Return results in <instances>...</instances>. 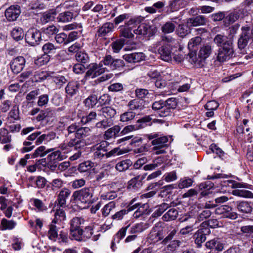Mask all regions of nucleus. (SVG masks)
Returning <instances> with one entry per match:
<instances>
[{"instance_id":"1","label":"nucleus","mask_w":253,"mask_h":253,"mask_svg":"<svg viewBox=\"0 0 253 253\" xmlns=\"http://www.w3.org/2000/svg\"><path fill=\"white\" fill-rule=\"evenodd\" d=\"M75 133V137L71 138L68 142H63L61 143L59 148L62 151L69 152L71 149L74 148L78 152L72 156L70 159L72 161L79 158L82 155L81 150L85 146V141L83 138L90 135L91 129L88 127H80Z\"/></svg>"},{"instance_id":"2","label":"nucleus","mask_w":253,"mask_h":253,"mask_svg":"<svg viewBox=\"0 0 253 253\" xmlns=\"http://www.w3.org/2000/svg\"><path fill=\"white\" fill-rule=\"evenodd\" d=\"M178 229L173 227H170L168 232L167 236L164 238V235L162 230L159 229L157 225H155L151 230L150 233L148 235V239L153 243H157L162 241L161 244L163 245H166L176 235Z\"/></svg>"},{"instance_id":"3","label":"nucleus","mask_w":253,"mask_h":253,"mask_svg":"<svg viewBox=\"0 0 253 253\" xmlns=\"http://www.w3.org/2000/svg\"><path fill=\"white\" fill-rule=\"evenodd\" d=\"M72 197L77 202L87 205L93 204L97 200L94 197V190L92 187H84L76 191L73 193Z\"/></svg>"},{"instance_id":"4","label":"nucleus","mask_w":253,"mask_h":253,"mask_svg":"<svg viewBox=\"0 0 253 253\" xmlns=\"http://www.w3.org/2000/svg\"><path fill=\"white\" fill-rule=\"evenodd\" d=\"M234 54L233 42L231 40L225 42L223 46L218 50L217 60L219 62H224L232 58Z\"/></svg>"},{"instance_id":"5","label":"nucleus","mask_w":253,"mask_h":253,"mask_svg":"<svg viewBox=\"0 0 253 253\" xmlns=\"http://www.w3.org/2000/svg\"><path fill=\"white\" fill-rule=\"evenodd\" d=\"M152 120L151 116H146L137 121L136 124L133 125L126 126L121 131V135H125L130 132L141 129L147 126V123H150Z\"/></svg>"},{"instance_id":"6","label":"nucleus","mask_w":253,"mask_h":253,"mask_svg":"<svg viewBox=\"0 0 253 253\" xmlns=\"http://www.w3.org/2000/svg\"><path fill=\"white\" fill-rule=\"evenodd\" d=\"M251 28L248 25L241 27V33L238 41V46L240 50L243 51L241 53L245 54L244 48L246 47L250 39L253 40L252 32L250 33Z\"/></svg>"},{"instance_id":"7","label":"nucleus","mask_w":253,"mask_h":253,"mask_svg":"<svg viewBox=\"0 0 253 253\" xmlns=\"http://www.w3.org/2000/svg\"><path fill=\"white\" fill-rule=\"evenodd\" d=\"M129 175L134 177L128 181V187L129 189L137 190L142 186V181L145 178L147 173L141 174L137 170H133L130 172Z\"/></svg>"},{"instance_id":"8","label":"nucleus","mask_w":253,"mask_h":253,"mask_svg":"<svg viewBox=\"0 0 253 253\" xmlns=\"http://www.w3.org/2000/svg\"><path fill=\"white\" fill-rule=\"evenodd\" d=\"M215 214L220 215L221 217L235 219L238 217V214L233 211L230 206L224 205L219 207L215 210Z\"/></svg>"},{"instance_id":"9","label":"nucleus","mask_w":253,"mask_h":253,"mask_svg":"<svg viewBox=\"0 0 253 253\" xmlns=\"http://www.w3.org/2000/svg\"><path fill=\"white\" fill-rule=\"evenodd\" d=\"M157 31V28L155 25H150L144 23H140L137 29L133 30V33L136 35L148 37L153 36Z\"/></svg>"},{"instance_id":"10","label":"nucleus","mask_w":253,"mask_h":253,"mask_svg":"<svg viewBox=\"0 0 253 253\" xmlns=\"http://www.w3.org/2000/svg\"><path fill=\"white\" fill-rule=\"evenodd\" d=\"M105 71V68L102 67L101 62L99 64L95 63H92L88 66V70L86 72L85 78H94L104 73Z\"/></svg>"},{"instance_id":"11","label":"nucleus","mask_w":253,"mask_h":253,"mask_svg":"<svg viewBox=\"0 0 253 253\" xmlns=\"http://www.w3.org/2000/svg\"><path fill=\"white\" fill-rule=\"evenodd\" d=\"M41 40V33L36 29H30L25 35L26 42L32 46L38 44Z\"/></svg>"},{"instance_id":"12","label":"nucleus","mask_w":253,"mask_h":253,"mask_svg":"<svg viewBox=\"0 0 253 253\" xmlns=\"http://www.w3.org/2000/svg\"><path fill=\"white\" fill-rule=\"evenodd\" d=\"M160 45L161 46L158 49V52L160 55L161 58L167 62L170 61L171 60V54L169 45L164 43L162 44V42H158L156 44V47Z\"/></svg>"},{"instance_id":"13","label":"nucleus","mask_w":253,"mask_h":253,"mask_svg":"<svg viewBox=\"0 0 253 253\" xmlns=\"http://www.w3.org/2000/svg\"><path fill=\"white\" fill-rule=\"evenodd\" d=\"M188 3V0H170L166 7L168 13L178 11L185 7Z\"/></svg>"},{"instance_id":"14","label":"nucleus","mask_w":253,"mask_h":253,"mask_svg":"<svg viewBox=\"0 0 253 253\" xmlns=\"http://www.w3.org/2000/svg\"><path fill=\"white\" fill-rule=\"evenodd\" d=\"M168 138L166 136L160 137L152 140V144L154 146L153 149L155 150V154L157 155L164 154L166 152L161 148L165 147L167 145Z\"/></svg>"},{"instance_id":"15","label":"nucleus","mask_w":253,"mask_h":253,"mask_svg":"<svg viewBox=\"0 0 253 253\" xmlns=\"http://www.w3.org/2000/svg\"><path fill=\"white\" fill-rule=\"evenodd\" d=\"M25 62V59L23 56H18L10 62V68L14 73L18 74L24 68Z\"/></svg>"},{"instance_id":"16","label":"nucleus","mask_w":253,"mask_h":253,"mask_svg":"<svg viewBox=\"0 0 253 253\" xmlns=\"http://www.w3.org/2000/svg\"><path fill=\"white\" fill-rule=\"evenodd\" d=\"M21 13L20 7L18 5H11L6 9L5 16L9 21H14Z\"/></svg>"},{"instance_id":"17","label":"nucleus","mask_w":253,"mask_h":253,"mask_svg":"<svg viewBox=\"0 0 253 253\" xmlns=\"http://www.w3.org/2000/svg\"><path fill=\"white\" fill-rule=\"evenodd\" d=\"M114 29V24L111 22H106L100 27L97 31L96 36L99 38L105 39V37L111 34Z\"/></svg>"},{"instance_id":"18","label":"nucleus","mask_w":253,"mask_h":253,"mask_svg":"<svg viewBox=\"0 0 253 253\" xmlns=\"http://www.w3.org/2000/svg\"><path fill=\"white\" fill-rule=\"evenodd\" d=\"M210 233L209 229H204L202 227L195 233L194 236L197 247L200 248L202 246V244L206 240V235Z\"/></svg>"},{"instance_id":"19","label":"nucleus","mask_w":253,"mask_h":253,"mask_svg":"<svg viewBox=\"0 0 253 253\" xmlns=\"http://www.w3.org/2000/svg\"><path fill=\"white\" fill-rule=\"evenodd\" d=\"M236 206L238 211L242 214L251 213L253 209L251 204L246 201L237 202Z\"/></svg>"},{"instance_id":"20","label":"nucleus","mask_w":253,"mask_h":253,"mask_svg":"<svg viewBox=\"0 0 253 253\" xmlns=\"http://www.w3.org/2000/svg\"><path fill=\"white\" fill-rule=\"evenodd\" d=\"M213 46L211 43L204 44L200 48L198 55L200 58L205 60L207 58L212 52Z\"/></svg>"},{"instance_id":"21","label":"nucleus","mask_w":253,"mask_h":253,"mask_svg":"<svg viewBox=\"0 0 253 253\" xmlns=\"http://www.w3.org/2000/svg\"><path fill=\"white\" fill-rule=\"evenodd\" d=\"M71 191L68 188H63L59 192L58 195L57 202L60 207L65 206L66 200L69 197Z\"/></svg>"},{"instance_id":"22","label":"nucleus","mask_w":253,"mask_h":253,"mask_svg":"<svg viewBox=\"0 0 253 253\" xmlns=\"http://www.w3.org/2000/svg\"><path fill=\"white\" fill-rule=\"evenodd\" d=\"M149 206L148 204H142L140 203L139 206L137 208L136 210L133 214V217L134 218H138L143 215L148 214L150 212Z\"/></svg>"},{"instance_id":"23","label":"nucleus","mask_w":253,"mask_h":253,"mask_svg":"<svg viewBox=\"0 0 253 253\" xmlns=\"http://www.w3.org/2000/svg\"><path fill=\"white\" fill-rule=\"evenodd\" d=\"M80 84L77 81L69 82L65 87L66 93L70 96L76 94L79 91Z\"/></svg>"},{"instance_id":"24","label":"nucleus","mask_w":253,"mask_h":253,"mask_svg":"<svg viewBox=\"0 0 253 253\" xmlns=\"http://www.w3.org/2000/svg\"><path fill=\"white\" fill-rule=\"evenodd\" d=\"M205 246L209 249L221 251L223 249V245L218 238H214L206 243Z\"/></svg>"},{"instance_id":"25","label":"nucleus","mask_w":253,"mask_h":253,"mask_svg":"<svg viewBox=\"0 0 253 253\" xmlns=\"http://www.w3.org/2000/svg\"><path fill=\"white\" fill-rule=\"evenodd\" d=\"M181 242L178 240H171L167 245H165L164 251L166 253H173L180 247Z\"/></svg>"},{"instance_id":"26","label":"nucleus","mask_w":253,"mask_h":253,"mask_svg":"<svg viewBox=\"0 0 253 253\" xmlns=\"http://www.w3.org/2000/svg\"><path fill=\"white\" fill-rule=\"evenodd\" d=\"M187 23L191 26H199L205 25L207 23V19L203 15H198L188 19Z\"/></svg>"},{"instance_id":"27","label":"nucleus","mask_w":253,"mask_h":253,"mask_svg":"<svg viewBox=\"0 0 253 253\" xmlns=\"http://www.w3.org/2000/svg\"><path fill=\"white\" fill-rule=\"evenodd\" d=\"M144 19V18L141 16H135L130 18L128 21H126L125 25L132 29L138 26Z\"/></svg>"},{"instance_id":"28","label":"nucleus","mask_w":253,"mask_h":253,"mask_svg":"<svg viewBox=\"0 0 253 253\" xmlns=\"http://www.w3.org/2000/svg\"><path fill=\"white\" fill-rule=\"evenodd\" d=\"M121 127L118 125H116L108 129L104 133V138L109 139L113 137H116L119 133Z\"/></svg>"},{"instance_id":"29","label":"nucleus","mask_w":253,"mask_h":253,"mask_svg":"<svg viewBox=\"0 0 253 253\" xmlns=\"http://www.w3.org/2000/svg\"><path fill=\"white\" fill-rule=\"evenodd\" d=\"M150 226L148 223L140 222L133 225L130 230V233L136 234L141 233L148 229Z\"/></svg>"},{"instance_id":"30","label":"nucleus","mask_w":253,"mask_h":253,"mask_svg":"<svg viewBox=\"0 0 253 253\" xmlns=\"http://www.w3.org/2000/svg\"><path fill=\"white\" fill-rule=\"evenodd\" d=\"M56 15V12L54 9L49 10L42 14L41 20L43 23H46L53 21L55 19Z\"/></svg>"},{"instance_id":"31","label":"nucleus","mask_w":253,"mask_h":253,"mask_svg":"<svg viewBox=\"0 0 253 253\" xmlns=\"http://www.w3.org/2000/svg\"><path fill=\"white\" fill-rule=\"evenodd\" d=\"M178 215V211L174 208L169 209L162 217L165 221H169L175 220Z\"/></svg>"},{"instance_id":"32","label":"nucleus","mask_w":253,"mask_h":253,"mask_svg":"<svg viewBox=\"0 0 253 253\" xmlns=\"http://www.w3.org/2000/svg\"><path fill=\"white\" fill-rule=\"evenodd\" d=\"M132 165V162L130 160L126 159L119 162L116 165L115 168L118 171L123 172L128 169Z\"/></svg>"},{"instance_id":"33","label":"nucleus","mask_w":253,"mask_h":253,"mask_svg":"<svg viewBox=\"0 0 253 253\" xmlns=\"http://www.w3.org/2000/svg\"><path fill=\"white\" fill-rule=\"evenodd\" d=\"M49 77V73L47 71L39 70L35 72L33 80L35 82H42L46 80Z\"/></svg>"},{"instance_id":"34","label":"nucleus","mask_w":253,"mask_h":253,"mask_svg":"<svg viewBox=\"0 0 253 253\" xmlns=\"http://www.w3.org/2000/svg\"><path fill=\"white\" fill-rule=\"evenodd\" d=\"M100 112L107 119L113 118L116 114V110L110 106L102 108Z\"/></svg>"},{"instance_id":"35","label":"nucleus","mask_w":253,"mask_h":253,"mask_svg":"<svg viewBox=\"0 0 253 253\" xmlns=\"http://www.w3.org/2000/svg\"><path fill=\"white\" fill-rule=\"evenodd\" d=\"M53 149H46V148L44 146H41L38 147L32 154V157L33 158H37L39 156L43 157L48 153L52 151Z\"/></svg>"},{"instance_id":"36","label":"nucleus","mask_w":253,"mask_h":253,"mask_svg":"<svg viewBox=\"0 0 253 253\" xmlns=\"http://www.w3.org/2000/svg\"><path fill=\"white\" fill-rule=\"evenodd\" d=\"M176 32L179 37L184 38L189 34L190 29L187 25L180 24L176 29Z\"/></svg>"},{"instance_id":"37","label":"nucleus","mask_w":253,"mask_h":253,"mask_svg":"<svg viewBox=\"0 0 253 253\" xmlns=\"http://www.w3.org/2000/svg\"><path fill=\"white\" fill-rule=\"evenodd\" d=\"M120 36L126 39H130L133 37L134 35L132 33V30L127 27L126 25L120 27Z\"/></svg>"},{"instance_id":"38","label":"nucleus","mask_w":253,"mask_h":253,"mask_svg":"<svg viewBox=\"0 0 253 253\" xmlns=\"http://www.w3.org/2000/svg\"><path fill=\"white\" fill-rule=\"evenodd\" d=\"M11 35L16 41L23 39L24 33L23 29L20 27H15L11 32Z\"/></svg>"},{"instance_id":"39","label":"nucleus","mask_w":253,"mask_h":253,"mask_svg":"<svg viewBox=\"0 0 253 253\" xmlns=\"http://www.w3.org/2000/svg\"><path fill=\"white\" fill-rule=\"evenodd\" d=\"M163 163V158L159 157L155 159L152 163L145 165L143 167V169L145 170H152L161 166Z\"/></svg>"},{"instance_id":"40","label":"nucleus","mask_w":253,"mask_h":253,"mask_svg":"<svg viewBox=\"0 0 253 253\" xmlns=\"http://www.w3.org/2000/svg\"><path fill=\"white\" fill-rule=\"evenodd\" d=\"M186 221H189L192 224L186 226V227L182 228L180 230V233L182 235L188 234L190 232L192 231L193 230V223L196 222L195 219L190 217L185 218L184 219L182 220V222H184Z\"/></svg>"},{"instance_id":"41","label":"nucleus","mask_w":253,"mask_h":253,"mask_svg":"<svg viewBox=\"0 0 253 253\" xmlns=\"http://www.w3.org/2000/svg\"><path fill=\"white\" fill-rule=\"evenodd\" d=\"M84 219L81 217H74L71 221L70 230L81 228V226L84 223Z\"/></svg>"},{"instance_id":"42","label":"nucleus","mask_w":253,"mask_h":253,"mask_svg":"<svg viewBox=\"0 0 253 253\" xmlns=\"http://www.w3.org/2000/svg\"><path fill=\"white\" fill-rule=\"evenodd\" d=\"M116 207V202L111 201L106 204L101 210L102 214L103 217L107 216L111 211Z\"/></svg>"},{"instance_id":"43","label":"nucleus","mask_w":253,"mask_h":253,"mask_svg":"<svg viewBox=\"0 0 253 253\" xmlns=\"http://www.w3.org/2000/svg\"><path fill=\"white\" fill-rule=\"evenodd\" d=\"M218 224L219 222L216 219H210L203 222L201 224V227L204 229H208V227L215 228L219 226Z\"/></svg>"},{"instance_id":"44","label":"nucleus","mask_w":253,"mask_h":253,"mask_svg":"<svg viewBox=\"0 0 253 253\" xmlns=\"http://www.w3.org/2000/svg\"><path fill=\"white\" fill-rule=\"evenodd\" d=\"M125 40L120 39L113 42L111 44L112 50L115 53H119L125 44Z\"/></svg>"},{"instance_id":"45","label":"nucleus","mask_w":253,"mask_h":253,"mask_svg":"<svg viewBox=\"0 0 253 253\" xmlns=\"http://www.w3.org/2000/svg\"><path fill=\"white\" fill-rule=\"evenodd\" d=\"M43 34L45 35L48 37L56 35L59 32V29L55 26L52 25L49 26L45 28L42 29Z\"/></svg>"},{"instance_id":"46","label":"nucleus","mask_w":253,"mask_h":253,"mask_svg":"<svg viewBox=\"0 0 253 253\" xmlns=\"http://www.w3.org/2000/svg\"><path fill=\"white\" fill-rule=\"evenodd\" d=\"M8 118L12 121H17L19 120V110L18 105H14L13 106L12 108L8 113Z\"/></svg>"},{"instance_id":"47","label":"nucleus","mask_w":253,"mask_h":253,"mask_svg":"<svg viewBox=\"0 0 253 253\" xmlns=\"http://www.w3.org/2000/svg\"><path fill=\"white\" fill-rule=\"evenodd\" d=\"M175 26L171 21L166 22L162 27L161 30L164 34H169L174 31Z\"/></svg>"},{"instance_id":"48","label":"nucleus","mask_w":253,"mask_h":253,"mask_svg":"<svg viewBox=\"0 0 253 253\" xmlns=\"http://www.w3.org/2000/svg\"><path fill=\"white\" fill-rule=\"evenodd\" d=\"M64 158V156L62 154L61 152L59 150L55 151L47 156V159L49 161L55 162L57 161H62Z\"/></svg>"},{"instance_id":"49","label":"nucleus","mask_w":253,"mask_h":253,"mask_svg":"<svg viewBox=\"0 0 253 253\" xmlns=\"http://www.w3.org/2000/svg\"><path fill=\"white\" fill-rule=\"evenodd\" d=\"M233 195L244 198H253V193L246 190L236 189L232 191Z\"/></svg>"},{"instance_id":"50","label":"nucleus","mask_w":253,"mask_h":253,"mask_svg":"<svg viewBox=\"0 0 253 253\" xmlns=\"http://www.w3.org/2000/svg\"><path fill=\"white\" fill-rule=\"evenodd\" d=\"M73 17V14L69 11L61 13L57 17L58 22H67L71 21Z\"/></svg>"},{"instance_id":"51","label":"nucleus","mask_w":253,"mask_h":253,"mask_svg":"<svg viewBox=\"0 0 253 253\" xmlns=\"http://www.w3.org/2000/svg\"><path fill=\"white\" fill-rule=\"evenodd\" d=\"M169 208V205L167 203H164L157 207V209L153 213L152 216L153 217H157L158 216H160Z\"/></svg>"},{"instance_id":"52","label":"nucleus","mask_w":253,"mask_h":253,"mask_svg":"<svg viewBox=\"0 0 253 253\" xmlns=\"http://www.w3.org/2000/svg\"><path fill=\"white\" fill-rule=\"evenodd\" d=\"M136 115L135 113L132 111H127L121 114L120 121L123 122H128L132 120Z\"/></svg>"},{"instance_id":"53","label":"nucleus","mask_w":253,"mask_h":253,"mask_svg":"<svg viewBox=\"0 0 253 253\" xmlns=\"http://www.w3.org/2000/svg\"><path fill=\"white\" fill-rule=\"evenodd\" d=\"M97 97L95 95L89 96L84 101L85 106L88 108H93L97 103Z\"/></svg>"},{"instance_id":"54","label":"nucleus","mask_w":253,"mask_h":253,"mask_svg":"<svg viewBox=\"0 0 253 253\" xmlns=\"http://www.w3.org/2000/svg\"><path fill=\"white\" fill-rule=\"evenodd\" d=\"M50 60V56L46 54H44L41 56L38 57L35 60V64L38 66H42L46 64Z\"/></svg>"},{"instance_id":"55","label":"nucleus","mask_w":253,"mask_h":253,"mask_svg":"<svg viewBox=\"0 0 253 253\" xmlns=\"http://www.w3.org/2000/svg\"><path fill=\"white\" fill-rule=\"evenodd\" d=\"M194 181L192 179L185 177L181 179L178 183V187L180 189H183L191 186L192 185Z\"/></svg>"},{"instance_id":"56","label":"nucleus","mask_w":253,"mask_h":253,"mask_svg":"<svg viewBox=\"0 0 253 253\" xmlns=\"http://www.w3.org/2000/svg\"><path fill=\"white\" fill-rule=\"evenodd\" d=\"M71 236L75 240L81 241L84 240L83 230L81 228L70 230Z\"/></svg>"},{"instance_id":"57","label":"nucleus","mask_w":253,"mask_h":253,"mask_svg":"<svg viewBox=\"0 0 253 253\" xmlns=\"http://www.w3.org/2000/svg\"><path fill=\"white\" fill-rule=\"evenodd\" d=\"M55 218L52 220V223H56L58 220H64L66 218L65 212L63 209L57 210L54 213Z\"/></svg>"},{"instance_id":"58","label":"nucleus","mask_w":253,"mask_h":253,"mask_svg":"<svg viewBox=\"0 0 253 253\" xmlns=\"http://www.w3.org/2000/svg\"><path fill=\"white\" fill-rule=\"evenodd\" d=\"M53 81L57 86L60 88L67 82V80L63 76L57 75L53 77Z\"/></svg>"},{"instance_id":"59","label":"nucleus","mask_w":253,"mask_h":253,"mask_svg":"<svg viewBox=\"0 0 253 253\" xmlns=\"http://www.w3.org/2000/svg\"><path fill=\"white\" fill-rule=\"evenodd\" d=\"M1 224L3 230H11L15 226L16 223L13 220L3 218L1 221Z\"/></svg>"},{"instance_id":"60","label":"nucleus","mask_w":253,"mask_h":253,"mask_svg":"<svg viewBox=\"0 0 253 253\" xmlns=\"http://www.w3.org/2000/svg\"><path fill=\"white\" fill-rule=\"evenodd\" d=\"M112 125L111 121L108 119H105L97 123L95 125L96 128L100 129L102 130H105L107 127L111 126Z\"/></svg>"},{"instance_id":"61","label":"nucleus","mask_w":253,"mask_h":253,"mask_svg":"<svg viewBox=\"0 0 253 253\" xmlns=\"http://www.w3.org/2000/svg\"><path fill=\"white\" fill-rule=\"evenodd\" d=\"M75 57L78 61L83 63H87L89 59V56L86 53L81 51L77 52Z\"/></svg>"},{"instance_id":"62","label":"nucleus","mask_w":253,"mask_h":253,"mask_svg":"<svg viewBox=\"0 0 253 253\" xmlns=\"http://www.w3.org/2000/svg\"><path fill=\"white\" fill-rule=\"evenodd\" d=\"M202 42L200 37H196L190 40L188 43V48L190 50H194V48Z\"/></svg>"},{"instance_id":"63","label":"nucleus","mask_w":253,"mask_h":253,"mask_svg":"<svg viewBox=\"0 0 253 253\" xmlns=\"http://www.w3.org/2000/svg\"><path fill=\"white\" fill-rule=\"evenodd\" d=\"M128 106L132 110L140 109L143 108V101L133 99L129 102Z\"/></svg>"},{"instance_id":"64","label":"nucleus","mask_w":253,"mask_h":253,"mask_svg":"<svg viewBox=\"0 0 253 253\" xmlns=\"http://www.w3.org/2000/svg\"><path fill=\"white\" fill-rule=\"evenodd\" d=\"M56 49V47L51 42H47L45 43L42 47V50L44 54L52 53Z\"/></svg>"}]
</instances>
